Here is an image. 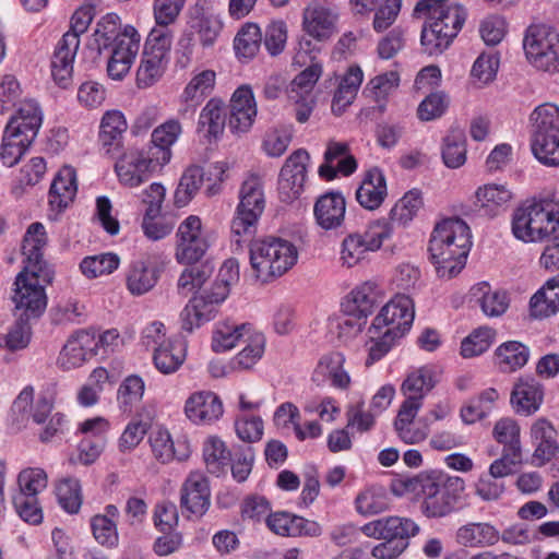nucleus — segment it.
<instances>
[{"instance_id": "7ed1b4c3", "label": "nucleus", "mask_w": 559, "mask_h": 559, "mask_svg": "<svg viewBox=\"0 0 559 559\" xmlns=\"http://www.w3.org/2000/svg\"><path fill=\"white\" fill-rule=\"evenodd\" d=\"M472 246L468 225L461 218L438 223L428 246L429 258L440 277L452 278L465 266Z\"/></svg>"}, {"instance_id": "4c0bfd02", "label": "nucleus", "mask_w": 559, "mask_h": 559, "mask_svg": "<svg viewBox=\"0 0 559 559\" xmlns=\"http://www.w3.org/2000/svg\"><path fill=\"white\" fill-rule=\"evenodd\" d=\"M418 406L407 405L400 407L394 420V428L402 441L407 444H415L424 441L429 433L427 425L417 426L414 419L418 413Z\"/></svg>"}, {"instance_id": "4d7b16f0", "label": "nucleus", "mask_w": 559, "mask_h": 559, "mask_svg": "<svg viewBox=\"0 0 559 559\" xmlns=\"http://www.w3.org/2000/svg\"><path fill=\"white\" fill-rule=\"evenodd\" d=\"M119 263V257L116 253L108 252L84 258L80 263V269L88 278H95L112 273L118 269Z\"/></svg>"}, {"instance_id": "c9c22d12", "label": "nucleus", "mask_w": 559, "mask_h": 559, "mask_svg": "<svg viewBox=\"0 0 559 559\" xmlns=\"http://www.w3.org/2000/svg\"><path fill=\"white\" fill-rule=\"evenodd\" d=\"M531 314L546 318L559 311V275L546 282L530 300Z\"/></svg>"}, {"instance_id": "de8ad7c7", "label": "nucleus", "mask_w": 559, "mask_h": 559, "mask_svg": "<svg viewBox=\"0 0 559 559\" xmlns=\"http://www.w3.org/2000/svg\"><path fill=\"white\" fill-rule=\"evenodd\" d=\"M532 152L545 166H559V132L532 139Z\"/></svg>"}, {"instance_id": "69168bd1", "label": "nucleus", "mask_w": 559, "mask_h": 559, "mask_svg": "<svg viewBox=\"0 0 559 559\" xmlns=\"http://www.w3.org/2000/svg\"><path fill=\"white\" fill-rule=\"evenodd\" d=\"M91 530L96 542L107 548H115L119 544V534L116 521L106 516L94 515L91 519Z\"/></svg>"}, {"instance_id": "680f3d73", "label": "nucleus", "mask_w": 559, "mask_h": 559, "mask_svg": "<svg viewBox=\"0 0 559 559\" xmlns=\"http://www.w3.org/2000/svg\"><path fill=\"white\" fill-rule=\"evenodd\" d=\"M57 497L60 506L68 513H78L82 506L81 484L76 478H64L57 486Z\"/></svg>"}, {"instance_id": "ea45409f", "label": "nucleus", "mask_w": 559, "mask_h": 559, "mask_svg": "<svg viewBox=\"0 0 559 559\" xmlns=\"http://www.w3.org/2000/svg\"><path fill=\"white\" fill-rule=\"evenodd\" d=\"M158 281L156 266L145 261H135L130 265L127 275V287L134 296H141L150 292Z\"/></svg>"}, {"instance_id": "c85d7f7f", "label": "nucleus", "mask_w": 559, "mask_h": 559, "mask_svg": "<svg viewBox=\"0 0 559 559\" xmlns=\"http://www.w3.org/2000/svg\"><path fill=\"white\" fill-rule=\"evenodd\" d=\"M78 191L76 173L71 166H63L53 178L48 202L52 210L61 212L73 200Z\"/></svg>"}, {"instance_id": "37998d69", "label": "nucleus", "mask_w": 559, "mask_h": 559, "mask_svg": "<svg viewBox=\"0 0 559 559\" xmlns=\"http://www.w3.org/2000/svg\"><path fill=\"white\" fill-rule=\"evenodd\" d=\"M145 384L138 374L128 376L119 385L117 402L120 411L131 414L136 409L143 399Z\"/></svg>"}, {"instance_id": "a19ab883", "label": "nucleus", "mask_w": 559, "mask_h": 559, "mask_svg": "<svg viewBox=\"0 0 559 559\" xmlns=\"http://www.w3.org/2000/svg\"><path fill=\"white\" fill-rule=\"evenodd\" d=\"M466 136L462 129L451 128L443 138L441 156L448 168H459L466 162Z\"/></svg>"}, {"instance_id": "b1692460", "label": "nucleus", "mask_w": 559, "mask_h": 559, "mask_svg": "<svg viewBox=\"0 0 559 559\" xmlns=\"http://www.w3.org/2000/svg\"><path fill=\"white\" fill-rule=\"evenodd\" d=\"M437 382V373L431 366H423L411 372L401 386L403 394L406 396L401 407L417 405L420 409L424 397L435 388Z\"/></svg>"}, {"instance_id": "79ce46f5", "label": "nucleus", "mask_w": 559, "mask_h": 559, "mask_svg": "<svg viewBox=\"0 0 559 559\" xmlns=\"http://www.w3.org/2000/svg\"><path fill=\"white\" fill-rule=\"evenodd\" d=\"M496 356L499 368L503 372H511L526 365L530 358V349L520 342L510 341L497 348Z\"/></svg>"}, {"instance_id": "72a5a7b5", "label": "nucleus", "mask_w": 559, "mask_h": 559, "mask_svg": "<svg viewBox=\"0 0 559 559\" xmlns=\"http://www.w3.org/2000/svg\"><path fill=\"white\" fill-rule=\"evenodd\" d=\"M226 124L225 105L221 99L211 98L200 112L198 132L207 140H216Z\"/></svg>"}, {"instance_id": "864d4df0", "label": "nucleus", "mask_w": 559, "mask_h": 559, "mask_svg": "<svg viewBox=\"0 0 559 559\" xmlns=\"http://www.w3.org/2000/svg\"><path fill=\"white\" fill-rule=\"evenodd\" d=\"M215 78L216 74L212 70H204L193 76L183 91V100L198 105L214 88Z\"/></svg>"}, {"instance_id": "9b49d317", "label": "nucleus", "mask_w": 559, "mask_h": 559, "mask_svg": "<svg viewBox=\"0 0 559 559\" xmlns=\"http://www.w3.org/2000/svg\"><path fill=\"white\" fill-rule=\"evenodd\" d=\"M392 227L385 221L371 223L364 234H349L342 242L341 259L348 267L356 265L370 251L380 249L391 236Z\"/></svg>"}, {"instance_id": "603ef678", "label": "nucleus", "mask_w": 559, "mask_h": 559, "mask_svg": "<svg viewBox=\"0 0 559 559\" xmlns=\"http://www.w3.org/2000/svg\"><path fill=\"white\" fill-rule=\"evenodd\" d=\"M496 336V331L488 326H481L473 331L462 341L461 355L464 358H471L481 355L491 346Z\"/></svg>"}, {"instance_id": "412c9836", "label": "nucleus", "mask_w": 559, "mask_h": 559, "mask_svg": "<svg viewBox=\"0 0 559 559\" xmlns=\"http://www.w3.org/2000/svg\"><path fill=\"white\" fill-rule=\"evenodd\" d=\"M544 388L533 377H522L514 384L510 402L514 412L522 416L535 414L543 404Z\"/></svg>"}, {"instance_id": "393cba45", "label": "nucleus", "mask_w": 559, "mask_h": 559, "mask_svg": "<svg viewBox=\"0 0 559 559\" xmlns=\"http://www.w3.org/2000/svg\"><path fill=\"white\" fill-rule=\"evenodd\" d=\"M346 202L340 192H326L316 202L313 214L317 224L325 229H336L342 226L345 218Z\"/></svg>"}, {"instance_id": "ddd939ff", "label": "nucleus", "mask_w": 559, "mask_h": 559, "mask_svg": "<svg viewBox=\"0 0 559 559\" xmlns=\"http://www.w3.org/2000/svg\"><path fill=\"white\" fill-rule=\"evenodd\" d=\"M141 36L127 25L118 40L111 44V53L107 62V73L112 80L123 79L130 71L140 50Z\"/></svg>"}, {"instance_id": "f8f14e48", "label": "nucleus", "mask_w": 559, "mask_h": 559, "mask_svg": "<svg viewBox=\"0 0 559 559\" xmlns=\"http://www.w3.org/2000/svg\"><path fill=\"white\" fill-rule=\"evenodd\" d=\"M414 317L413 300L406 295L399 294L381 308L373 319L369 333L373 338L383 326H388L385 331H393L394 335L403 336L411 329Z\"/></svg>"}, {"instance_id": "09e8293b", "label": "nucleus", "mask_w": 559, "mask_h": 559, "mask_svg": "<svg viewBox=\"0 0 559 559\" xmlns=\"http://www.w3.org/2000/svg\"><path fill=\"white\" fill-rule=\"evenodd\" d=\"M261 31L257 24L247 23L237 33L234 47L239 58L252 59L260 49Z\"/></svg>"}, {"instance_id": "6ab92c4d", "label": "nucleus", "mask_w": 559, "mask_h": 559, "mask_svg": "<svg viewBox=\"0 0 559 559\" xmlns=\"http://www.w3.org/2000/svg\"><path fill=\"white\" fill-rule=\"evenodd\" d=\"M210 504L211 491L207 479L199 473H191L181 486V509L200 519L206 513Z\"/></svg>"}, {"instance_id": "e433bc0d", "label": "nucleus", "mask_w": 559, "mask_h": 559, "mask_svg": "<svg viewBox=\"0 0 559 559\" xmlns=\"http://www.w3.org/2000/svg\"><path fill=\"white\" fill-rule=\"evenodd\" d=\"M41 111L34 100H25L17 109V114L11 117L5 128L19 131L22 135L35 140L41 126Z\"/></svg>"}, {"instance_id": "e2e57ef3", "label": "nucleus", "mask_w": 559, "mask_h": 559, "mask_svg": "<svg viewBox=\"0 0 559 559\" xmlns=\"http://www.w3.org/2000/svg\"><path fill=\"white\" fill-rule=\"evenodd\" d=\"M189 168H197L199 170L200 178L197 179V186H205L206 197H214L222 191V183L225 179L226 168L223 163L210 164L206 167L190 166Z\"/></svg>"}, {"instance_id": "7c9ffc66", "label": "nucleus", "mask_w": 559, "mask_h": 559, "mask_svg": "<svg viewBox=\"0 0 559 559\" xmlns=\"http://www.w3.org/2000/svg\"><path fill=\"white\" fill-rule=\"evenodd\" d=\"M128 129L127 120L119 110L105 112L100 122L99 142L105 154L111 155L119 151L122 135Z\"/></svg>"}, {"instance_id": "13d9d810", "label": "nucleus", "mask_w": 559, "mask_h": 559, "mask_svg": "<svg viewBox=\"0 0 559 559\" xmlns=\"http://www.w3.org/2000/svg\"><path fill=\"white\" fill-rule=\"evenodd\" d=\"M120 17L116 13H107L98 22L94 32V39L97 44L98 53L107 49L120 37Z\"/></svg>"}, {"instance_id": "0e129e2a", "label": "nucleus", "mask_w": 559, "mask_h": 559, "mask_svg": "<svg viewBox=\"0 0 559 559\" xmlns=\"http://www.w3.org/2000/svg\"><path fill=\"white\" fill-rule=\"evenodd\" d=\"M46 173V162L43 157H33L25 164L17 178L19 183L12 187V193L19 198L23 194V186H35L38 183Z\"/></svg>"}, {"instance_id": "c756f323", "label": "nucleus", "mask_w": 559, "mask_h": 559, "mask_svg": "<svg viewBox=\"0 0 559 559\" xmlns=\"http://www.w3.org/2000/svg\"><path fill=\"white\" fill-rule=\"evenodd\" d=\"M345 358L342 353L333 352L324 355L312 374V381L317 385H322L326 380L338 389H346L349 385L350 378L343 369Z\"/></svg>"}, {"instance_id": "6e6552de", "label": "nucleus", "mask_w": 559, "mask_h": 559, "mask_svg": "<svg viewBox=\"0 0 559 559\" xmlns=\"http://www.w3.org/2000/svg\"><path fill=\"white\" fill-rule=\"evenodd\" d=\"M265 207L263 180L251 174L241 183L239 204L230 224L233 241L240 246L242 241H251L258 230L259 219Z\"/></svg>"}, {"instance_id": "f3484780", "label": "nucleus", "mask_w": 559, "mask_h": 559, "mask_svg": "<svg viewBox=\"0 0 559 559\" xmlns=\"http://www.w3.org/2000/svg\"><path fill=\"white\" fill-rule=\"evenodd\" d=\"M187 24L189 29L199 36L203 46H212L222 29V22L213 13L207 0H198L189 9Z\"/></svg>"}, {"instance_id": "473e14b6", "label": "nucleus", "mask_w": 559, "mask_h": 559, "mask_svg": "<svg viewBox=\"0 0 559 559\" xmlns=\"http://www.w3.org/2000/svg\"><path fill=\"white\" fill-rule=\"evenodd\" d=\"M187 344L183 340L163 341L154 350L153 361L156 369L164 373H174L186 359Z\"/></svg>"}, {"instance_id": "58836bf2", "label": "nucleus", "mask_w": 559, "mask_h": 559, "mask_svg": "<svg viewBox=\"0 0 559 559\" xmlns=\"http://www.w3.org/2000/svg\"><path fill=\"white\" fill-rule=\"evenodd\" d=\"M231 452L221 438H206L203 443V460L207 472L215 476L225 474L231 463Z\"/></svg>"}, {"instance_id": "49530a36", "label": "nucleus", "mask_w": 559, "mask_h": 559, "mask_svg": "<svg viewBox=\"0 0 559 559\" xmlns=\"http://www.w3.org/2000/svg\"><path fill=\"white\" fill-rule=\"evenodd\" d=\"M33 141L28 136L19 133V131L5 128L1 145L2 163L8 167L17 164Z\"/></svg>"}, {"instance_id": "338daca9", "label": "nucleus", "mask_w": 559, "mask_h": 559, "mask_svg": "<svg viewBox=\"0 0 559 559\" xmlns=\"http://www.w3.org/2000/svg\"><path fill=\"white\" fill-rule=\"evenodd\" d=\"M254 452L251 445H238L233 449L231 463L229 464L233 477L238 481H245L251 473Z\"/></svg>"}, {"instance_id": "8fccbe9b", "label": "nucleus", "mask_w": 559, "mask_h": 559, "mask_svg": "<svg viewBox=\"0 0 559 559\" xmlns=\"http://www.w3.org/2000/svg\"><path fill=\"white\" fill-rule=\"evenodd\" d=\"M213 271L214 267L210 263L185 269L177 283L179 294L187 296L195 289H201L212 276Z\"/></svg>"}, {"instance_id": "423d86ee", "label": "nucleus", "mask_w": 559, "mask_h": 559, "mask_svg": "<svg viewBox=\"0 0 559 559\" xmlns=\"http://www.w3.org/2000/svg\"><path fill=\"white\" fill-rule=\"evenodd\" d=\"M512 234L524 242L559 239V204L549 200L524 203L512 215Z\"/></svg>"}, {"instance_id": "9d476101", "label": "nucleus", "mask_w": 559, "mask_h": 559, "mask_svg": "<svg viewBox=\"0 0 559 559\" xmlns=\"http://www.w3.org/2000/svg\"><path fill=\"white\" fill-rule=\"evenodd\" d=\"M523 47L526 57L535 68L546 72L559 71V34L551 27L530 26Z\"/></svg>"}, {"instance_id": "0eeeda50", "label": "nucleus", "mask_w": 559, "mask_h": 559, "mask_svg": "<svg viewBox=\"0 0 559 559\" xmlns=\"http://www.w3.org/2000/svg\"><path fill=\"white\" fill-rule=\"evenodd\" d=\"M250 264L257 277L263 282L288 272L298 260V250L290 241L278 237H266L250 242Z\"/></svg>"}, {"instance_id": "2eb2a0df", "label": "nucleus", "mask_w": 559, "mask_h": 559, "mask_svg": "<svg viewBox=\"0 0 559 559\" xmlns=\"http://www.w3.org/2000/svg\"><path fill=\"white\" fill-rule=\"evenodd\" d=\"M309 158L308 152L299 148L286 159L278 178V195L282 202L292 203L301 194Z\"/></svg>"}, {"instance_id": "5fc2aeb1", "label": "nucleus", "mask_w": 559, "mask_h": 559, "mask_svg": "<svg viewBox=\"0 0 559 559\" xmlns=\"http://www.w3.org/2000/svg\"><path fill=\"white\" fill-rule=\"evenodd\" d=\"M423 205L421 193L418 190H411L401 198L390 212L392 223L405 225L411 222Z\"/></svg>"}, {"instance_id": "dca6fc26", "label": "nucleus", "mask_w": 559, "mask_h": 559, "mask_svg": "<svg viewBox=\"0 0 559 559\" xmlns=\"http://www.w3.org/2000/svg\"><path fill=\"white\" fill-rule=\"evenodd\" d=\"M157 167L162 165L147 151L132 150L117 160L115 170L120 182L132 188L146 181Z\"/></svg>"}, {"instance_id": "5701e85b", "label": "nucleus", "mask_w": 559, "mask_h": 559, "mask_svg": "<svg viewBox=\"0 0 559 559\" xmlns=\"http://www.w3.org/2000/svg\"><path fill=\"white\" fill-rule=\"evenodd\" d=\"M530 436L535 445L533 457L539 466L548 463L559 452L557 430L547 418L536 419L531 426Z\"/></svg>"}, {"instance_id": "20e7f679", "label": "nucleus", "mask_w": 559, "mask_h": 559, "mask_svg": "<svg viewBox=\"0 0 559 559\" xmlns=\"http://www.w3.org/2000/svg\"><path fill=\"white\" fill-rule=\"evenodd\" d=\"M449 0H419L414 14L424 13L427 22L421 29L420 41L429 55L443 52L457 36L467 13L460 4H447Z\"/></svg>"}, {"instance_id": "f257e3e1", "label": "nucleus", "mask_w": 559, "mask_h": 559, "mask_svg": "<svg viewBox=\"0 0 559 559\" xmlns=\"http://www.w3.org/2000/svg\"><path fill=\"white\" fill-rule=\"evenodd\" d=\"M47 241L41 223L35 222L27 227L21 248L24 267L15 277L12 296L14 317L21 321L38 319L47 307L45 287L55 277L53 267L44 259Z\"/></svg>"}, {"instance_id": "f704fd0d", "label": "nucleus", "mask_w": 559, "mask_h": 559, "mask_svg": "<svg viewBox=\"0 0 559 559\" xmlns=\"http://www.w3.org/2000/svg\"><path fill=\"white\" fill-rule=\"evenodd\" d=\"M379 302V293L371 283H364L353 289L346 302L342 305L349 316L367 318Z\"/></svg>"}, {"instance_id": "a878e982", "label": "nucleus", "mask_w": 559, "mask_h": 559, "mask_svg": "<svg viewBox=\"0 0 559 559\" xmlns=\"http://www.w3.org/2000/svg\"><path fill=\"white\" fill-rule=\"evenodd\" d=\"M182 133V126L177 119H169L156 127L151 134V146L147 152L155 158V163L162 166L171 158V146Z\"/></svg>"}, {"instance_id": "bb28decb", "label": "nucleus", "mask_w": 559, "mask_h": 559, "mask_svg": "<svg viewBox=\"0 0 559 559\" xmlns=\"http://www.w3.org/2000/svg\"><path fill=\"white\" fill-rule=\"evenodd\" d=\"M152 452L156 460L166 464L173 460L185 461L190 456L191 450L187 440L174 441L165 429H156L148 438Z\"/></svg>"}, {"instance_id": "052dcab7", "label": "nucleus", "mask_w": 559, "mask_h": 559, "mask_svg": "<svg viewBox=\"0 0 559 559\" xmlns=\"http://www.w3.org/2000/svg\"><path fill=\"white\" fill-rule=\"evenodd\" d=\"M419 531L418 525L411 519L400 516L383 518V539L409 542Z\"/></svg>"}, {"instance_id": "a211bd4d", "label": "nucleus", "mask_w": 559, "mask_h": 559, "mask_svg": "<svg viewBox=\"0 0 559 559\" xmlns=\"http://www.w3.org/2000/svg\"><path fill=\"white\" fill-rule=\"evenodd\" d=\"M97 355V343L95 332L80 330L67 341L58 362L64 369L80 367L86 360Z\"/></svg>"}, {"instance_id": "c03bdc74", "label": "nucleus", "mask_w": 559, "mask_h": 559, "mask_svg": "<svg viewBox=\"0 0 559 559\" xmlns=\"http://www.w3.org/2000/svg\"><path fill=\"white\" fill-rule=\"evenodd\" d=\"M532 139L559 132V107L546 103L537 106L531 114Z\"/></svg>"}, {"instance_id": "39448f33", "label": "nucleus", "mask_w": 559, "mask_h": 559, "mask_svg": "<svg viewBox=\"0 0 559 559\" xmlns=\"http://www.w3.org/2000/svg\"><path fill=\"white\" fill-rule=\"evenodd\" d=\"M238 280V261L234 258L227 259L219 269L217 280L192 297L181 311V329L191 333L212 320L217 312V306L227 298L230 285Z\"/></svg>"}, {"instance_id": "3c124183", "label": "nucleus", "mask_w": 559, "mask_h": 559, "mask_svg": "<svg viewBox=\"0 0 559 559\" xmlns=\"http://www.w3.org/2000/svg\"><path fill=\"white\" fill-rule=\"evenodd\" d=\"M520 432L521 428L518 421L511 417H503L499 419L492 429L495 440L498 443L503 444L504 451L512 449L518 453H522Z\"/></svg>"}, {"instance_id": "cd10ccee", "label": "nucleus", "mask_w": 559, "mask_h": 559, "mask_svg": "<svg viewBox=\"0 0 559 559\" xmlns=\"http://www.w3.org/2000/svg\"><path fill=\"white\" fill-rule=\"evenodd\" d=\"M386 197V180L378 167L366 171L364 179L356 191L357 202L366 210H376Z\"/></svg>"}, {"instance_id": "bf43d9fd", "label": "nucleus", "mask_w": 559, "mask_h": 559, "mask_svg": "<svg viewBox=\"0 0 559 559\" xmlns=\"http://www.w3.org/2000/svg\"><path fill=\"white\" fill-rule=\"evenodd\" d=\"M165 58L156 53L143 51L142 61L136 72L139 87H148L163 75Z\"/></svg>"}, {"instance_id": "4468645a", "label": "nucleus", "mask_w": 559, "mask_h": 559, "mask_svg": "<svg viewBox=\"0 0 559 559\" xmlns=\"http://www.w3.org/2000/svg\"><path fill=\"white\" fill-rule=\"evenodd\" d=\"M201 219L190 215L177 230L176 260L180 264H195L206 252L209 243L202 236Z\"/></svg>"}, {"instance_id": "f03ea898", "label": "nucleus", "mask_w": 559, "mask_h": 559, "mask_svg": "<svg viewBox=\"0 0 559 559\" xmlns=\"http://www.w3.org/2000/svg\"><path fill=\"white\" fill-rule=\"evenodd\" d=\"M390 489L397 497L413 495L427 518H444L457 509L464 480L439 471H426L393 478Z\"/></svg>"}, {"instance_id": "aec40b11", "label": "nucleus", "mask_w": 559, "mask_h": 559, "mask_svg": "<svg viewBox=\"0 0 559 559\" xmlns=\"http://www.w3.org/2000/svg\"><path fill=\"white\" fill-rule=\"evenodd\" d=\"M337 15L317 1L310 2L302 13L304 31L317 39L325 41L336 32Z\"/></svg>"}, {"instance_id": "774afa93", "label": "nucleus", "mask_w": 559, "mask_h": 559, "mask_svg": "<svg viewBox=\"0 0 559 559\" xmlns=\"http://www.w3.org/2000/svg\"><path fill=\"white\" fill-rule=\"evenodd\" d=\"M292 139V127L273 129L265 133L262 146L269 156L280 157L286 152Z\"/></svg>"}, {"instance_id": "6e6d98bb", "label": "nucleus", "mask_w": 559, "mask_h": 559, "mask_svg": "<svg viewBox=\"0 0 559 559\" xmlns=\"http://www.w3.org/2000/svg\"><path fill=\"white\" fill-rule=\"evenodd\" d=\"M472 292L475 296L481 293L479 298L480 308L488 317H499L508 309L509 304L506 293H490L489 285L485 282L474 286Z\"/></svg>"}, {"instance_id": "4be33fe9", "label": "nucleus", "mask_w": 559, "mask_h": 559, "mask_svg": "<svg viewBox=\"0 0 559 559\" xmlns=\"http://www.w3.org/2000/svg\"><path fill=\"white\" fill-rule=\"evenodd\" d=\"M221 399L211 391L191 394L186 401L185 413L194 424H212L223 415Z\"/></svg>"}, {"instance_id": "a18cd8bd", "label": "nucleus", "mask_w": 559, "mask_h": 559, "mask_svg": "<svg viewBox=\"0 0 559 559\" xmlns=\"http://www.w3.org/2000/svg\"><path fill=\"white\" fill-rule=\"evenodd\" d=\"M476 199L485 213L493 216L511 201L512 192L504 185L488 183L477 189Z\"/></svg>"}, {"instance_id": "2f4dec72", "label": "nucleus", "mask_w": 559, "mask_h": 559, "mask_svg": "<svg viewBox=\"0 0 559 559\" xmlns=\"http://www.w3.org/2000/svg\"><path fill=\"white\" fill-rule=\"evenodd\" d=\"M456 540L460 545L465 547H490L500 540V533L490 523L473 522L463 525L457 530Z\"/></svg>"}, {"instance_id": "1a4fd4ad", "label": "nucleus", "mask_w": 559, "mask_h": 559, "mask_svg": "<svg viewBox=\"0 0 559 559\" xmlns=\"http://www.w3.org/2000/svg\"><path fill=\"white\" fill-rule=\"evenodd\" d=\"M94 7L82 5L71 17L70 29L58 41L51 58V74L56 83L66 88L71 82L73 61L80 46V35L93 21Z\"/></svg>"}]
</instances>
